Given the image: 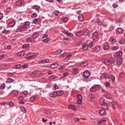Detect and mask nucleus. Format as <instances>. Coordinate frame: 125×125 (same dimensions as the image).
<instances>
[{
  "label": "nucleus",
  "mask_w": 125,
  "mask_h": 125,
  "mask_svg": "<svg viewBox=\"0 0 125 125\" xmlns=\"http://www.w3.org/2000/svg\"><path fill=\"white\" fill-rule=\"evenodd\" d=\"M100 87H101L100 85L94 84L90 88V91H91V92H95V91H97V90H98Z\"/></svg>",
  "instance_id": "nucleus-1"
},
{
  "label": "nucleus",
  "mask_w": 125,
  "mask_h": 125,
  "mask_svg": "<svg viewBox=\"0 0 125 125\" xmlns=\"http://www.w3.org/2000/svg\"><path fill=\"white\" fill-rule=\"evenodd\" d=\"M100 104L101 105L103 109H107L108 108V105H107V104L105 103V101H104V99L101 98L99 101Z\"/></svg>",
  "instance_id": "nucleus-2"
},
{
  "label": "nucleus",
  "mask_w": 125,
  "mask_h": 125,
  "mask_svg": "<svg viewBox=\"0 0 125 125\" xmlns=\"http://www.w3.org/2000/svg\"><path fill=\"white\" fill-rule=\"evenodd\" d=\"M34 56H36V54L35 53H29L26 56H25V58L26 59H33Z\"/></svg>",
  "instance_id": "nucleus-3"
},
{
  "label": "nucleus",
  "mask_w": 125,
  "mask_h": 125,
  "mask_svg": "<svg viewBox=\"0 0 125 125\" xmlns=\"http://www.w3.org/2000/svg\"><path fill=\"white\" fill-rule=\"evenodd\" d=\"M25 30V26H21L20 27H19V28H18L16 30V33H20V32H22V31H24Z\"/></svg>",
  "instance_id": "nucleus-4"
},
{
  "label": "nucleus",
  "mask_w": 125,
  "mask_h": 125,
  "mask_svg": "<svg viewBox=\"0 0 125 125\" xmlns=\"http://www.w3.org/2000/svg\"><path fill=\"white\" fill-rule=\"evenodd\" d=\"M109 78V74L108 73H104L100 77L101 80H104V79H108Z\"/></svg>",
  "instance_id": "nucleus-5"
},
{
  "label": "nucleus",
  "mask_w": 125,
  "mask_h": 125,
  "mask_svg": "<svg viewBox=\"0 0 125 125\" xmlns=\"http://www.w3.org/2000/svg\"><path fill=\"white\" fill-rule=\"evenodd\" d=\"M123 56V52L122 51H119L118 52H117L114 54L115 58H121V57Z\"/></svg>",
  "instance_id": "nucleus-6"
},
{
  "label": "nucleus",
  "mask_w": 125,
  "mask_h": 125,
  "mask_svg": "<svg viewBox=\"0 0 125 125\" xmlns=\"http://www.w3.org/2000/svg\"><path fill=\"white\" fill-rule=\"evenodd\" d=\"M83 76L84 78H88V77L90 76V72L88 70H86L83 72Z\"/></svg>",
  "instance_id": "nucleus-7"
},
{
  "label": "nucleus",
  "mask_w": 125,
  "mask_h": 125,
  "mask_svg": "<svg viewBox=\"0 0 125 125\" xmlns=\"http://www.w3.org/2000/svg\"><path fill=\"white\" fill-rule=\"evenodd\" d=\"M23 3L24 0H19L16 2V4L18 6H21Z\"/></svg>",
  "instance_id": "nucleus-8"
},
{
  "label": "nucleus",
  "mask_w": 125,
  "mask_h": 125,
  "mask_svg": "<svg viewBox=\"0 0 125 125\" xmlns=\"http://www.w3.org/2000/svg\"><path fill=\"white\" fill-rule=\"evenodd\" d=\"M87 48H88V45L87 43L84 42L83 43V49L84 51H86L87 50Z\"/></svg>",
  "instance_id": "nucleus-9"
},
{
  "label": "nucleus",
  "mask_w": 125,
  "mask_h": 125,
  "mask_svg": "<svg viewBox=\"0 0 125 125\" xmlns=\"http://www.w3.org/2000/svg\"><path fill=\"white\" fill-rule=\"evenodd\" d=\"M93 50L95 52H99L100 50H101V46H95V48L93 49Z\"/></svg>",
  "instance_id": "nucleus-10"
},
{
  "label": "nucleus",
  "mask_w": 125,
  "mask_h": 125,
  "mask_svg": "<svg viewBox=\"0 0 125 125\" xmlns=\"http://www.w3.org/2000/svg\"><path fill=\"white\" fill-rule=\"evenodd\" d=\"M25 54H26V52H25L24 51H21L19 52L17 54V55L18 56H20V57H23L25 56Z\"/></svg>",
  "instance_id": "nucleus-11"
},
{
  "label": "nucleus",
  "mask_w": 125,
  "mask_h": 125,
  "mask_svg": "<svg viewBox=\"0 0 125 125\" xmlns=\"http://www.w3.org/2000/svg\"><path fill=\"white\" fill-rule=\"evenodd\" d=\"M103 47L104 50H107V49H109L110 45H109L108 42H105L104 44Z\"/></svg>",
  "instance_id": "nucleus-12"
},
{
  "label": "nucleus",
  "mask_w": 125,
  "mask_h": 125,
  "mask_svg": "<svg viewBox=\"0 0 125 125\" xmlns=\"http://www.w3.org/2000/svg\"><path fill=\"white\" fill-rule=\"evenodd\" d=\"M33 22L34 24H38V23H41L42 22V20L40 18L34 19Z\"/></svg>",
  "instance_id": "nucleus-13"
},
{
  "label": "nucleus",
  "mask_w": 125,
  "mask_h": 125,
  "mask_svg": "<svg viewBox=\"0 0 125 125\" xmlns=\"http://www.w3.org/2000/svg\"><path fill=\"white\" fill-rule=\"evenodd\" d=\"M68 109H70V110H74V111L77 110V107H76V106L73 105L72 104L68 105Z\"/></svg>",
  "instance_id": "nucleus-14"
},
{
  "label": "nucleus",
  "mask_w": 125,
  "mask_h": 125,
  "mask_svg": "<svg viewBox=\"0 0 125 125\" xmlns=\"http://www.w3.org/2000/svg\"><path fill=\"white\" fill-rule=\"evenodd\" d=\"M117 64L118 65H121L123 64V59L121 58H118L116 61Z\"/></svg>",
  "instance_id": "nucleus-15"
},
{
  "label": "nucleus",
  "mask_w": 125,
  "mask_h": 125,
  "mask_svg": "<svg viewBox=\"0 0 125 125\" xmlns=\"http://www.w3.org/2000/svg\"><path fill=\"white\" fill-rule=\"evenodd\" d=\"M88 65V63L87 62H83L80 64L81 67L83 68V67H86Z\"/></svg>",
  "instance_id": "nucleus-16"
},
{
  "label": "nucleus",
  "mask_w": 125,
  "mask_h": 125,
  "mask_svg": "<svg viewBox=\"0 0 125 125\" xmlns=\"http://www.w3.org/2000/svg\"><path fill=\"white\" fill-rule=\"evenodd\" d=\"M33 9H35L36 11H39V9L41 8V6L38 5H33L32 7Z\"/></svg>",
  "instance_id": "nucleus-17"
},
{
  "label": "nucleus",
  "mask_w": 125,
  "mask_h": 125,
  "mask_svg": "<svg viewBox=\"0 0 125 125\" xmlns=\"http://www.w3.org/2000/svg\"><path fill=\"white\" fill-rule=\"evenodd\" d=\"M58 66H59L58 63H53L50 65L51 69H55V68H57Z\"/></svg>",
  "instance_id": "nucleus-18"
},
{
  "label": "nucleus",
  "mask_w": 125,
  "mask_h": 125,
  "mask_svg": "<svg viewBox=\"0 0 125 125\" xmlns=\"http://www.w3.org/2000/svg\"><path fill=\"white\" fill-rule=\"evenodd\" d=\"M106 119L103 118L101 120L99 121L98 122L97 124H98V125H102V123H104L105 122H106Z\"/></svg>",
  "instance_id": "nucleus-19"
},
{
  "label": "nucleus",
  "mask_w": 125,
  "mask_h": 125,
  "mask_svg": "<svg viewBox=\"0 0 125 125\" xmlns=\"http://www.w3.org/2000/svg\"><path fill=\"white\" fill-rule=\"evenodd\" d=\"M78 20L80 22H83V15H79Z\"/></svg>",
  "instance_id": "nucleus-20"
},
{
  "label": "nucleus",
  "mask_w": 125,
  "mask_h": 125,
  "mask_svg": "<svg viewBox=\"0 0 125 125\" xmlns=\"http://www.w3.org/2000/svg\"><path fill=\"white\" fill-rule=\"evenodd\" d=\"M116 31L119 33L123 34V33H124V29L121 28H118L116 30Z\"/></svg>",
  "instance_id": "nucleus-21"
},
{
  "label": "nucleus",
  "mask_w": 125,
  "mask_h": 125,
  "mask_svg": "<svg viewBox=\"0 0 125 125\" xmlns=\"http://www.w3.org/2000/svg\"><path fill=\"white\" fill-rule=\"evenodd\" d=\"M30 48V45L29 44H24L22 45V48L24 49H28Z\"/></svg>",
  "instance_id": "nucleus-22"
},
{
  "label": "nucleus",
  "mask_w": 125,
  "mask_h": 125,
  "mask_svg": "<svg viewBox=\"0 0 125 125\" xmlns=\"http://www.w3.org/2000/svg\"><path fill=\"white\" fill-rule=\"evenodd\" d=\"M104 63L106 65H110V61L109 59H105L104 60Z\"/></svg>",
  "instance_id": "nucleus-23"
},
{
  "label": "nucleus",
  "mask_w": 125,
  "mask_h": 125,
  "mask_svg": "<svg viewBox=\"0 0 125 125\" xmlns=\"http://www.w3.org/2000/svg\"><path fill=\"white\" fill-rule=\"evenodd\" d=\"M110 42H111L112 44H114L117 42V40H116V39L114 37H111L110 38Z\"/></svg>",
  "instance_id": "nucleus-24"
},
{
  "label": "nucleus",
  "mask_w": 125,
  "mask_h": 125,
  "mask_svg": "<svg viewBox=\"0 0 125 125\" xmlns=\"http://www.w3.org/2000/svg\"><path fill=\"white\" fill-rule=\"evenodd\" d=\"M57 95V92H54L50 93V97H55Z\"/></svg>",
  "instance_id": "nucleus-25"
},
{
  "label": "nucleus",
  "mask_w": 125,
  "mask_h": 125,
  "mask_svg": "<svg viewBox=\"0 0 125 125\" xmlns=\"http://www.w3.org/2000/svg\"><path fill=\"white\" fill-rule=\"evenodd\" d=\"M96 22L99 26H101V25H102V21H101L99 19H96Z\"/></svg>",
  "instance_id": "nucleus-26"
},
{
  "label": "nucleus",
  "mask_w": 125,
  "mask_h": 125,
  "mask_svg": "<svg viewBox=\"0 0 125 125\" xmlns=\"http://www.w3.org/2000/svg\"><path fill=\"white\" fill-rule=\"evenodd\" d=\"M57 93V95H59V96H61V95H62L64 93V92L63 91V90H60L59 91H58Z\"/></svg>",
  "instance_id": "nucleus-27"
},
{
  "label": "nucleus",
  "mask_w": 125,
  "mask_h": 125,
  "mask_svg": "<svg viewBox=\"0 0 125 125\" xmlns=\"http://www.w3.org/2000/svg\"><path fill=\"white\" fill-rule=\"evenodd\" d=\"M110 79L112 83H115V80L116 79V77L114 75L110 76Z\"/></svg>",
  "instance_id": "nucleus-28"
},
{
  "label": "nucleus",
  "mask_w": 125,
  "mask_h": 125,
  "mask_svg": "<svg viewBox=\"0 0 125 125\" xmlns=\"http://www.w3.org/2000/svg\"><path fill=\"white\" fill-rule=\"evenodd\" d=\"M16 23L15 21H12L9 23L8 25L10 27H13L15 25Z\"/></svg>",
  "instance_id": "nucleus-29"
},
{
  "label": "nucleus",
  "mask_w": 125,
  "mask_h": 125,
  "mask_svg": "<svg viewBox=\"0 0 125 125\" xmlns=\"http://www.w3.org/2000/svg\"><path fill=\"white\" fill-rule=\"evenodd\" d=\"M38 37H39V33H38V32H35L34 33H33V38L34 39H37Z\"/></svg>",
  "instance_id": "nucleus-30"
},
{
  "label": "nucleus",
  "mask_w": 125,
  "mask_h": 125,
  "mask_svg": "<svg viewBox=\"0 0 125 125\" xmlns=\"http://www.w3.org/2000/svg\"><path fill=\"white\" fill-rule=\"evenodd\" d=\"M4 88H5V84L2 83L0 85V90H2L3 89H4Z\"/></svg>",
  "instance_id": "nucleus-31"
},
{
  "label": "nucleus",
  "mask_w": 125,
  "mask_h": 125,
  "mask_svg": "<svg viewBox=\"0 0 125 125\" xmlns=\"http://www.w3.org/2000/svg\"><path fill=\"white\" fill-rule=\"evenodd\" d=\"M99 113L102 115L103 116V115H104V114H105V109H101L100 110Z\"/></svg>",
  "instance_id": "nucleus-32"
},
{
  "label": "nucleus",
  "mask_w": 125,
  "mask_h": 125,
  "mask_svg": "<svg viewBox=\"0 0 125 125\" xmlns=\"http://www.w3.org/2000/svg\"><path fill=\"white\" fill-rule=\"evenodd\" d=\"M31 17L32 18H36V17H38V15L36 13H33L31 15Z\"/></svg>",
  "instance_id": "nucleus-33"
},
{
  "label": "nucleus",
  "mask_w": 125,
  "mask_h": 125,
  "mask_svg": "<svg viewBox=\"0 0 125 125\" xmlns=\"http://www.w3.org/2000/svg\"><path fill=\"white\" fill-rule=\"evenodd\" d=\"M14 82V80H13L12 78H8L7 80V83H13Z\"/></svg>",
  "instance_id": "nucleus-34"
},
{
  "label": "nucleus",
  "mask_w": 125,
  "mask_h": 125,
  "mask_svg": "<svg viewBox=\"0 0 125 125\" xmlns=\"http://www.w3.org/2000/svg\"><path fill=\"white\" fill-rule=\"evenodd\" d=\"M62 52V50L59 49L56 51V55H58L60 54V53H61Z\"/></svg>",
  "instance_id": "nucleus-35"
},
{
  "label": "nucleus",
  "mask_w": 125,
  "mask_h": 125,
  "mask_svg": "<svg viewBox=\"0 0 125 125\" xmlns=\"http://www.w3.org/2000/svg\"><path fill=\"white\" fill-rule=\"evenodd\" d=\"M93 38H97L98 37V33L96 32H95L93 33Z\"/></svg>",
  "instance_id": "nucleus-36"
},
{
  "label": "nucleus",
  "mask_w": 125,
  "mask_h": 125,
  "mask_svg": "<svg viewBox=\"0 0 125 125\" xmlns=\"http://www.w3.org/2000/svg\"><path fill=\"white\" fill-rule=\"evenodd\" d=\"M76 36H77V37H81V36H82V32H81V31H77L76 33Z\"/></svg>",
  "instance_id": "nucleus-37"
},
{
  "label": "nucleus",
  "mask_w": 125,
  "mask_h": 125,
  "mask_svg": "<svg viewBox=\"0 0 125 125\" xmlns=\"http://www.w3.org/2000/svg\"><path fill=\"white\" fill-rule=\"evenodd\" d=\"M30 25V22L29 21H26L25 22L24 25L22 26H24V29L26 28V27H28Z\"/></svg>",
  "instance_id": "nucleus-38"
},
{
  "label": "nucleus",
  "mask_w": 125,
  "mask_h": 125,
  "mask_svg": "<svg viewBox=\"0 0 125 125\" xmlns=\"http://www.w3.org/2000/svg\"><path fill=\"white\" fill-rule=\"evenodd\" d=\"M62 21H63V22H64V23H66V22H68V18H63L62 19Z\"/></svg>",
  "instance_id": "nucleus-39"
},
{
  "label": "nucleus",
  "mask_w": 125,
  "mask_h": 125,
  "mask_svg": "<svg viewBox=\"0 0 125 125\" xmlns=\"http://www.w3.org/2000/svg\"><path fill=\"white\" fill-rule=\"evenodd\" d=\"M88 35H89V31H88V30H86V31L84 32V36H85V37H87V36H88Z\"/></svg>",
  "instance_id": "nucleus-40"
},
{
  "label": "nucleus",
  "mask_w": 125,
  "mask_h": 125,
  "mask_svg": "<svg viewBox=\"0 0 125 125\" xmlns=\"http://www.w3.org/2000/svg\"><path fill=\"white\" fill-rule=\"evenodd\" d=\"M79 73V69L78 68H74L73 69V74H78Z\"/></svg>",
  "instance_id": "nucleus-41"
},
{
  "label": "nucleus",
  "mask_w": 125,
  "mask_h": 125,
  "mask_svg": "<svg viewBox=\"0 0 125 125\" xmlns=\"http://www.w3.org/2000/svg\"><path fill=\"white\" fill-rule=\"evenodd\" d=\"M20 109H21V110L23 113H25V112H26V109H25L24 107L21 106Z\"/></svg>",
  "instance_id": "nucleus-42"
},
{
  "label": "nucleus",
  "mask_w": 125,
  "mask_h": 125,
  "mask_svg": "<svg viewBox=\"0 0 125 125\" xmlns=\"http://www.w3.org/2000/svg\"><path fill=\"white\" fill-rule=\"evenodd\" d=\"M104 85L108 87V86H110V83L108 82H104Z\"/></svg>",
  "instance_id": "nucleus-43"
},
{
  "label": "nucleus",
  "mask_w": 125,
  "mask_h": 125,
  "mask_svg": "<svg viewBox=\"0 0 125 125\" xmlns=\"http://www.w3.org/2000/svg\"><path fill=\"white\" fill-rule=\"evenodd\" d=\"M44 114H46V115H49L51 114V112L48 111V110H44Z\"/></svg>",
  "instance_id": "nucleus-44"
},
{
  "label": "nucleus",
  "mask_w": 125,
  "mask_h": 125,
  "mask_svg": "<svg viewBox=\"0 0 125 125\" xmlns=\"http://www.w3.org/2000/svg\"><path fill=\"white\" fill-rule=\"evenodd\" d=\"M114 62H115V60H114V58H113V57L110 58V63H113Z\"/></svg>",
  "instance_id": "nucleus-45"
},
{
  "label": "nucleus",
  "mask_w": 125,
  "mask_h": 125,
  "mask_svg": "<svg viewBox=\"0 0 125 125\" xmlns=\"http://www.w3.org/2000/svg\"><path fill=\"white\" fill-rule=\"evenodd\" d=\"M71 57H72V55H67L65 58V60H70V58H71Z\"/></svg>",
  "instance_id": "nucleus-46"
},
{
  "label": "nucleus",
  "mask_w": 125,
  "mask_h": 125,
  "mask_svg": "<svg viewBox=\"0 0 125 125\" xmlns=\"http://www.w3.org/2000/svg\"><path fill=\"white\" fill-rule=\"evenodd\" d=\"M35 99H36V98L35 97H31L29 99V101H30V102H32L34 101V100H35Z\"/></svg>",
  "instance_id": "nucleus-47"
},
{
  "label": "nucleus",
  "mask_w": 125,
  "mask_h": 125,
  "mask_svg": "<svg viewBox=\"0 0 125 125\" xmlns=\"http://www.w3.org/2000/svg\"><path fill=\"white\" fill-rule=\"evenodd\" d=\"M65 66L64 65H61L59 68V70H63V69H65Z\"/></svg>",
  "instance_id": "nucleus-48"
},
{
  "label": "nucleus",
  "mask_w": 125,
  "mask_h": 125,
  "mask_svg": "<svg viewBox=\"0 0 125 125\" xmlns=\"http://www.w3.org/2000/svg\"><path fill=\"white\" fill-rule=\"evenodd\" d=\"M28 66V64L25 63V64H23L21 66V67L24 69V68H27Z\"/></svg>",
  "instance_id": "nucleus-49"
},
{
  "label": "nucleus",
  "mask_w": 125,
  "mask_h": 125,
  "mask_svg": "<svg viewBox=\"0 0 125 125\" xmlns=\"http://www.w3.org/2000/svg\"><path fill=\"white\" fill-rule=\"evenodd\" d=\"M43 62V64H44V63H48L49 62V60L47 59V60H42Z\"/></svg>",
  "instance_id": "nucleus-50"
},
{
  "label": "nucleus",
  "mask_w": 125,
  "mask_h": 125,
  "mask_svg": "<svg viewBox=\"0 0 125 125\" xmlns=\"http://www.w3.org/2000/svg\"><path fill=\"white\" fill-rule=\"evenodd\" d=\"M119 43L121 44H124L125 43V41L124 40H122L119 41Z\"/></svg>",
  "instance_id": "nucleus-51"
},
{
  "label": "nucleus",
  "mask_w": 125,
  "mask_h": 125,
  "mask_svg": "<svg viewBox=\"0 0 125 125\" xmlns=\"http://www.w3.org/2000/svg\"><path fill=\"white\" fill-rule=\"evenodd\" d=\"M13 94L16 96H18V92L17 90H13Z\"/></svg>",
  "instance_id": "nucleus-52"
},
{
  "label": "nucleus",
  "mask_w": 125,
  "mask_h": 125,
  "mask_svg": "<svg viewBox=\"0 0 125 125\" xmlns=\"http://www.w3.org/2000/svg\"><path fill=\"white\" fill-rule=\"evenodd\" d=\"M54 13L56 15V16H58V15L59 14V11L58 10H55Z\"/></svg>",
  "instance_id": "nucleus-53"
},
{
  "label": "nucleus",
  "mask_w": 125,
  "mask_h": 125,
  "mask_svg": "<svg viewBox=\"0 0 125 125\" xmlns=\"http://www.w3.org/2000/svg\"><path fill=\"white\" fill-rule=\"evenodd\" d=\"M78 98V99H79V100H82L83 99V95H79L77 97Z\"/></svg>",
  "instance_id": "nucleus-54"
},
{
  "label": "nucleus",
  "mask_w": 125,
  "mask_h": 125,
  "mask_svg": "<svg viewBox=\"0 0 125 125\" xmlns=\"http://www.w3.org/2000/svg\"><path fill=\"white\" fill-rule=\"evenodd\" d=\"M8 105L9 106H13V105H14V104L12 102H11L8 103Z\"/></svg>",
  "instance_id": "nucleus-55"
},
{
  "label": "nucleus",
  "mask_w": 125,
  "mask_h": 125,
  "mask_svg": "<svg viewBox=\"0 0 125 125\" xmlns=\"http://www.w3.org/2000/svg\"><path fill=\"white\" fill-rule=\"evenodd\" d=\"M20 68H21V64H17L16 65V69H20Z\"/></svg>",
  "instance_id": "nucleus-56"
},
{
  "label": "nucleus",
  "mask_w": 125,
  "mask_h": 125,
  "mask_svg": "<svg viewBox=\"0 0 125 125\" xmlns=\"http://www.w3.org/2000/svg\"><path fill=\"white\" fill-rule=\"evenodd\" d=\"M43 42H45V43H47V42H48V38L43 40Z\"/></svg>",
  "instance_id": "nucleus-57"
},
{
  "label": "nucleus",
  "mask_w": 125,
  "mask_h": 125,
  "mask_svg": "<svg viewBox=\"0 0 125 125\" xmlns=\"http://www.w3.org/2000/svg\"><path fill=\"white\" fill-rule=\"evenodd\" d=\"M118 49H119V47L118 46H114L112 48V50L115 51L118 50Z\"/></svg>",
  "instance_id": "nucleus-58"
},
{
  "label": "nucleus",
  "mask_w": 125,
  "mask_h": 125,
  "mask_svg": "<svg viewBox=\"0 0 125 125\" xmlns=\"http://www.w3.org/2000/svg\"><path fill=\"white\" fill-rule=\"evenodd\" d=\"M11 11V8H7L6 10V12H10Z\"/></svg>",
  "instance_id": "nucleus-59"
},
{
  "label": "nucleus",
  "mask_w": 125,
  "mask_h": 125,
  "mask_svg": "<svg viewBox=\"0 0 125 125\" xmlns=\"http://www.w3.org/2000/svg\"><path fill=\"white\" fill-rule=\"evenodd\" d=\"M9 32V31L4 29L2 31V33H3V34H7V33H8Z\"/></svg>",
  "instance_id": "nucleus-60"
},
{
  "label": "nucleus",
  "mask_w": 125,
  "mask_h": 125,
  "mask_svg": "<svg viewBox=\"0 0 125 125\" xmlns=\"http://www.w3.org/2000/svg\"><path fill=\"white\" fill-rule=\"evenodd\" d=\"M65 55H66V52H64L62 54H61V55H60V57L63 58V57H64Z\"/></svg>",
  "instance_id": "nucleus-61"
},
{
  "label": "nucleus",
  "mask_w": 125,
  "mask_h": 125,
  "mask_svg": "<svg viewBox=\"0 0 125 125\" xmlns=\"http://www.w3.org/2000/svg\"><path fill=\"white\" fill-rule=\"evenodd\" d=\"M73 121H74L75 122H79V121H80V118H74Z\"/></svg>",
  "instance_id": "nucleus-62"
},
{
  "label": "nucleus",
  "mask_w": 125,
  "mask_h": 125,
  "mask_svg": "<svg viewBox=\"0 0 125 125\" xmlns=\"http://www.w3.org/2000/svg\"><path fill=\"white\" fill-rule=\"evenodd\" d=\"M93 45V42H91L90 43H89V45H88V46H89V47L91 48V47Z\"/></svg>",
  "instance_id": "nucleus-63"
},
{
  "label": "nucleus",
  "mask_w": 125,
  "mask_h": 125,
  "mask_svg": "<svg viewBox=\"0 0 125 125\" xmlns=\"http://www.w3.org/2000/svg\"><path fill=\"white\" fill-rule=\"evenodd\" d=\"M77 103L78 104H82V100L78 99L77 100Z\"/></svg>",
  "instance_id": "nucleus-64"
}]
</instances>
